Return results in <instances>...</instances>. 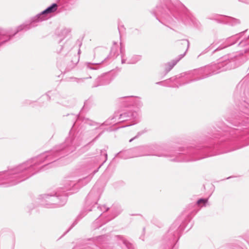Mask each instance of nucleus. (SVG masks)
Here are the masks:
<instances>
[{
    "instance_id": "obj_2",
    "label": "nucleus",
    "mask_w": 249,
    "mask_h": 249,
    "mask_svg": "<svg viewBox=\"0 0 249 249\" xmlns=\"http://www.w3.org/2000/svg\"><path fill=\"white\" fill-rule=\"evenodd\" d=\"M75 148V144L74 142V139L73 136L70 135L67 138L62 148L59 149H56L55 151H51L50 152H45L39 155L38 156L32 159V164H37V163H41L46 160H48L51 159V157L54 156L57 153L61 150H65L66 152L72 151Z\"/></svg>"
},
{
    "instance_id": "obj_27",
    "label": "nucleus",
    "mask_w": 249,
    "mask_h": 249,
    "mask_svg": "<svg viewBox=\"0 0 249 249\" xmlns=\"http://www.w3.org/2000/svg\"><path fill=\"white\" fill-rule=\"evenodd\" d=\"M172 4L175 7H178L179 8L184 7V5L180 1L178 0H176V1H175V3Z\"/></svg>"
},
{
    "instance_id": "obj_17",
    "label": "nucleus",
    "mask_w": 249,
    "mask_h": 249,
    "mask_svg": "<svg viewBox=\"0 0 249 249\" xmlns=\"http://www.w3.org/2000/svg\"><path fill=\"white\" fill-rule=\"evenodd\" d=\"M179 225L178 224H174L170 227L168 233L169 234H173V237L172 238L173 239L177 238L179 234Z\"/></svg>"
},
{
    "instance_id": "obj_7",
    "label": "nucleus",
    "mask_w": 249,
    "mask_h": 249,
    "mask_svg": "<svg viewBox=\"0 0 249 249\" xmlns=\"http://www.w3.org/2000/svg\"><path fill=\"white\" fill-rule=\"evenodd\" d=\"M209 68V71L211 75L217 74L220 72L226 71L230 69V63L228 61L219 62L216 64H213L210 66H207Z\"/></svg>"
},
{
    "instance_id": "obj_42",
    "label": "nucleus",
    "mask_w": 249,
    "mask_h": 249,
    "mask_svg": "<svg viewBox=\"0 0 249 249\" xmlns=\"http://www.w3.org/2000/svg\"><path fill=\"white\" fill-rule=\"evenodd\" d=\"M97 171H98V169L97 170H96V171H94V174H95L96 172H97Z\"/></svg>"
},
{
    "instance_id": "obj_37",
    "label": "nucleus",
    "mask_w": 249,
    "mask_h": 249,
    "mask_svg": "<svg viewBox=\"0 0 249 249\" xmlns=\"http://www.w3.org/2000/svg\"><path fill=\"white\" fill-rule=\"evenodd\" d=\"M136 138H137V136H135V137H134L133 138L130 139L129 140V142H131L134 139H135Z\"/></svg>"
},
{
    "instance_id": "obj_44",
    "label": "nucleus",
    "mask_w": 249,
    "mask_h": 249,
    "mask_svg": "<svg viewBox=\"0 0 249 249\" xmlns=\"http://www.w3.org/2000/svg\"><path fill=\"white\" fill-rule=\"evenodd\" d=\"M86 105V103H85V105H84V107H85Z\"/></svg>"
},
{
    "instance_id": "obj_24",
    "label": "nucleus",
    "mask_w": 249,
    "mask_h": 249,
    "mask_svg": "<svg viewBox=\"0 0 249 249\" xmlns=\"http://www.w3.org/2000/svg\"><path fill=\"white\" fill-rule=\"evenodd\" d=\"M207 202V198H200L197 200V204L201 207L205 206Z\"/></svg>"
},
{
    "instance_id": "obj_36",
    "label": "nucleus",
    "mask_w": 249,
    "mask_h": 249,
    "mask_svg": "<svg viewBox=\"0 0 249 249\" xmlns=\"http://www.w3.org/2000/svg\"><path fill=\"white\" fill-rule=\"evenodd\" d=\"M104 155H105V161H104V162H105L107 160V153H105Z\"/></svg>"
},
{
    "instance_id": "obj_23",
    "label": "nucleus",
    "mask_w": 249,
    "mask_h": 249,
    "mask_svg": "<svg viewBox=\"0 0 249 249\" xmlns=\"http://www.w3.org/2000/svg\"><path fill=\"white\" fill-rule=\"evenodd\" d=\"M162 17L165 19L169 23H174L175 22L174 19L170 16L168 13L167 14H163L162 15Z\"/></svg>"
},
{
    "instance_id": "obj_18",
    "label": "nucleus",
    "mask_w": 249,
    "mask_h": 249,
    "mask_svg": "<svg viewBox=\"0 0 249 249\" xmlns=\"http://www.w3.org/2000/svg\"><path fill=\"white\" fill-rule=\"evenodd\" d=\"M57 8L58 5L56 3H53L45 10L43 11L42 14H45L47 15L49 14L53 13L57 10Z\"/></svg>"
},
{
    "instance_id": "obj_38",
    "label": "nucleus",
    "mask_w": 249,
    "mask_h": 249,
    "mask_svg": "<svg viewBox=\"0 0 249 249\" xmlns=\"http://www.w3.org/2000/svg\"><path fill=\"white\" fill-rule=\"evenodd\" d=\"M62 47H61V49H60V50L57 51V52H58V53H61V50H62Z\"/></svg>"
},
{
    "instance_id": "obj_10",
    "label": "nucleus",
    "mask_w": 249,
    "mask_h": 249,
    "mask_svg": "<svg viewBox=\"0 0 249 249\" xmlns=\"http://www.w3.org/2000/svg\"><path fill=\"white\" fill-rule=\"evenodd\" d=\"M191 73L193 76H198L197 78L194 79L192 81L198 80L211 76L209 71V68H207V66L198 69L194 70L191 71Z\"/></svg>"
},
{
    "instance_id": "obj_4",
    "label": "nucleus",
    "mask_w": 249,
    "mask_h": 249,
    "mask_svg": "<svg viewBox=\"0 0 249 249\" xmlns=\"http://www.w3.org/2000/svg\"><path fill=\"white\" fill-rule=\"evenodd\" d=\"M31 24V21H28L18 26L12 35L11 34L9 30L0 28V45L9 40L13 36L18 32L29 29L30 28Z\"/></svg>"
},
{
    "instance_id": "obj_40",
    "label": "nucleus",
    "mask_w": 249,
    "mask_h": 249,
    "mask_svg": "<svg viewBox=\"0 0 249 249\" xmlns=\"http://www.w3.org/2000/svg\"><path fill=\"white\" fill-rule=\"evenodd\" d=\"M171 87H178V86L172 85V86H171Z\"/></svg>"
},
{
    "instance_id": "obj_14",
    "label": "nucleus",
    "mask_w": 249,
    "mask_h": 249,
    "mask_svg": "<svg viewBox=\"0 0 249 249\" xmlns=\"http://www.w3.org/2000/svg\"><path fill=\"white\" fill-rule=\"evenodd\" d=\"M200 158L191 157L190 158H187L186 156L184 154H179L178 153L177 155L176 156V158L172 159V160L175 161H194L199 160Z\"/></svg>"
},
{
    "instance_id": "obj_28",
    "label": "nucleus",
    "mask_w": 249,
    "mask_h": 249,
    "mask_svg": "<svg viewBox=\"0 0 249 249\" xmlns=\"http://www.w3.org/2000/svg\"><path fill=\"white\" fill-rule=\"evenodd\" d=\"M97 64H91L90 63H88L86 64V65H87V68H89V69H95V68H93V67H91L90 66V65H96Z\"/></svg>"
},
{
    "instance_id": "obj_13",
    "label": "nucleus",
    "mask_w": 249,
    "mask_h": 249,
    "mask_svg": "<svg viewBox=\"0 0 249 249\" xmlns=\"http://www.w3.org/2000/svg\"><path fill=\"white\" fill-rule=\"evenodd\" d=\"M185 55V53L181 54L179 56L178 58L173 60L172 61L169 62L165 64V74L167 73L172 69L177 64V63Z\"/></svg>"
},
{
    "instance_id": "obj_1",
    "label": "nucleus",
    "mask_w": 249,
    "mask_h": 249,
    "mask_svg": "<svg viewBox=\"0 0 249 249\" xmlns=\"http://www.w3.org/2000/svg\"><path fill=\"white\" fill-rule=\"evenodd\" d=\"M31 167L30 160L6 171L0 172V185L3 187L15 185L29 177L28 171Z\"/></svg>"
},
{
    "instance_id": "obj_8",
    "label": "nucleus",
    "mask_w": 249,
    "mask_h": 249,
    "mask_svg": "<svg viewBox=\"0 0 249 249\" xmlns=\"http://www.w3.org/2000/svg\"><path fill=\"white\" fill-rule=\"evenodd\" d=\"M121 101L126 105H132L138 108L142 107L143 106L141 98L138 97H124L121 99Z\"/></svg>"
},
{
    "instance_id": "obj_15",
    "label": "nucleus",
    "mask_w": 249,
    "mask_h": 249,
    "mask_svg": "<svg viewBox=\"0 0 249 249\" xmlns=\"http://www.w3.org/2000/svg\"><path fill=\"white\" fill-rule=\"evenodd\" d=\"M117 156L124 159L134 158L132 149L121 151L118 153Z\"/></svg>"
},
{
    "instance_id": "obj_19",
    "label": "nucleus",
    "mask_w": 249,
    "mask_h": 249,
    "mask_svg": "<svg viewBox=\"0 0 249 249\" xmlns=\"http://www.w3.org/2000/svg\"><path fill=\"white\" fill-rule=\"evenodd\" d=\"M47 18V15L45 14H42V12L32 18V23L42 21L46 20Z\"/></svg>"
},
{
    "instance_id": "obj_20",
    "label": "nucleus",
    "mask_w": 249,
    "mask_h": 249,
    "mask_svg": "<svg viewBox=\"0 0 249 249\" xmlns=\"http://www.w3.org/2000/svg\"><path fill=\"white\" fill-rule=\"evenodd\" d=\"M71 31V30L70 28H64L61 30L58 35L60 37L64 38L70 33Z\"/></svg>"
},
{
    "instance_id": "obj_43",
    "label": "nucleus",
    "mask_w": 249,
    "mask_h": 249,
    "mask_svg": "<svg viewBox=\"0 0 249 249\" xmlns=\"http://www.w3.org/2000/svg\"><path fill=\"white\" fill-rule=\"evenodd\" d=\"M102 165V164H101V165H100L99 166V167H98V169L100 167H101V165Z\"/></svg>"
},
{
    "instance_id": "obj_34",
    "label": "nucleus",
    "mask_w": 249,
    "mask_h": 249,
    "mask_svg": "<svg viewBox=\"0 0 249 249\" xmlns=\"http://www.w3.org/2000/svg\"><path fill=\"white\" fill-rule=\"evenodd\" d=\"M177 79V77H172L169 79L168 80L171 82H175Z\"/></svg>"
},
{
    "instance_id": "obj_9",
    "label": "nucleus",
    "mask_w": 249,
    "mask_h": 249,
    "mask_svg": "<svg viewBox=\"0 0 249 249\" xmlns=\"http://www.w3.org/2000/svg\"><path fill=\"white\" fill-rule=\"evenodd\" d=\"M122 63L133 64L137 63L142 59L140 55L131 54L130 53L122 54Z\"/></svg>"
},
{
    "instance_id": "obj_29",
    "label": "nucleus",
    "mask_w": 249,
    "mask_h": 249,
    "mask_svg": "<svg viewBox=\"0 0 249 249\" xmlns=\"http://www.w3.org/2000/svg\"><path fill=\"white\" fill-rule=\"evenodd\" d=\"M182 44L187 45V47H189V41L188 40H182Z\"/></svg>"
},
{
    "instance_id": "obj_26",
    "label": "nucleus",
    "mask_w": 249,
    "mask_h": 249,
    "mask_svg": "<svg viewBox=\"0 0 249 249\" xmlns=\"http://www.w3.org/2000/svg\"><path fill=\"white\" fill-rule=\"evenodd\" d=\"M86 123L90 125H95L96 128H97L99 126V125L98 124H97L95 122H93L92 121L89 120H87L86 121Z\"/></svg>"
},
{
    "instance_id": "obj_32",
    "label": "nucleus",
    "mask_w": 249,
    "mask_h": 249,
    "mask_svg": "<svg viewBox=\"0 0 249 249\" xmlns=\"http://www.w3.org/2000/svg\"><path fill=\"white\" fill-rule=\"evenodd\" d=\"M239 1L246 4H249V0H239Z\"/></svg>"
},
{
    "instance_id": "obj_21",
    "label": "nucleus",
    "mask_w": 249,
    "mask_h": 249,
    "mask_svg": "<svg viewBox=\"0 0 249 249\" xmlns=\"http://www.w3.org/2000/svg\"><path fill=\"white\" fill-rule=\"evenodd\" d=\"M119 52V47L116 43H114L112 46L110 50V55L112 56H115L118 54Z\"/></svg>"
},
{
    "instance_id": "obj_31",
    "label": "nucleus",
    "mask_w": 249,
    "mask_h": 249,
    "mask_svg": "<svg viewBox=\"0 0 249 249\" xmlns=\"http://www.w3.org/2000/svg\"><path fill=\"white\" fill-rule=\"evenodd\" d=\"M101 209L103 211H107L109 208H107L106 206H103L101 207Z\"/></svg>"
},
{
    "instance_id": "obj_25",
    "label": "nucleus",
    "mask_w": 249,
    "mask_h": 249,
    "mask_svg": "<svg viewBox=\"0 0 249 249\" xmlns=\"http://www.w3.org/2000/svg\"><path fill=\"white\" fill-rule=\"evenodd\" d=\"M238 36L239 35H237L235 36H231L230 38H229L228 39V41H230V43H229V44L228 45H231L235 44L237 40L239 37Z\"/></svg>"
},
{
    "instance_id": "obj_11",
    "label": "nucleus",
    "mask_w": 249,
    "mask_h": 249,
    "mask_svg": "<svg viewBox=\"0 0 249 249\" xmlns=\"http://www.w3.org/2000/svg\"><path fill=\"white\" fill-rule=\"evenodd\" d=\"M112 78L108 73H104L96 78L94 87H98L104 85L108 84Z\"/></svg>"
},
{
    "instance_id": "obj_12",
    "label": "nucleus",
    "mask_w": 249,
    "mask_h": 249,
    "mask_svg": "<svg viewBox=\"0 0 249 249\" xmlns=\"http://www.w3.org/2000/svg\"><path fill=\"white\" fill-rule=\"evenodd\" d=\"M219 18H221L222 19H224L223 22H225L227 24H230L231 25H235L238 23H239V20L237 19H235L231 17H226L222 16H218L214 15L212 17H209L208 18L211 19H214V20H219Z\"/></svg>"
},
{
    "instance_id": "obj_16",
    "label": "nucleus",
    "mask_w": 249,
    "mask_h": 249,
    "mask_svg": "<svg viewBox=\"0 0 249 249\" xmlns=\"http://www.w3.org/2000/svg\"><path fill=\"white\" fill-rule=\"evenodd\" d=\"M91 178V176H88L79 179L77 183H73L72 182V187L77 188L78 187L84 186L87 184L90 180Z\"/></svg>"
},
{
    "instance_id": "obj_30",
    "label": "nucleus",
    "mask_w": 249,
    "mask_h": 249,
    "mask_svg": "<svg viewBox=\"0 0 249 249\" xmlns=\"http://www.w3.org/2000/svg\"><path fill=\"white\" fill-rule=\"evenodd\" d=\"M93 193L94 190H92L88 196V199L90 198L92 196V195L93 194Z\"/></svg>"
},
{
    "instance_id": "obj_35",
    "label": "nucleus",
    "mask_w": 249,
    "mask_h": 249,
    "mask_svg": "<svg viewBox=\"0 0 249 249\" xmlns=\"http://www.w3.org/2000/svg\"><path fill=\"white\" fill-rule=\"evenodd\" d=\"M51 93V91H49L48 92V93L45 96V97H46L48 99L50 100V94Z\"/></svg>"
},
{
    "instance_id": "obj_6",
    "label": "nucleus",
    "mask_w": 249,
    "mask_h": 249,
    "mask_svg": "<svg viewBox=\"0 0 249 249\" xmlns=\"http://www.w3.org/2000/svg\"><path fill=\"white\" fill-rule=\"evenodd\" d=\"M152 146L144 145L133 148L134 157H138L141 156L154 155L158 157H166L168 155L165 153H153Z\"/></svg>"
},
{
    "instance_id": "obj_39",
    "label": "nucleus",
    "mask_w": 249,
    "mask_h": 249,
    "mask_svg": "<svg viewBox=\"0 0 249 249\" xmlns=\"http://www.w3.org/2000/svg\"><path fill=\"white\" fill-rule=\"evenodd\" d=\"M191 21H192V23H193L194 24H195V21H194V19H191Z\"/></svg>"
},
{
    "instance_id": "obj_41",
    "label": "nucleus",
    "mask_w": 249,
    "mask_h": 249,
    "mask_svg": "<svg viewBox=\"0 0 249 249\" xmlns=\"http://www.w3.org/2000/svg\"><path fill=\"white\" fill-rule=\"evenodd\" d=\"M162 83V82H157L156 83L157 84H160Z\"/></svg>"
},
{
    "instance_id": "obj_5",
    "label": "nucleus",
    "mask_w": 249,
    "mask_h": 249,
    "mask_svg": "<svg viewBox=\"0 0 249 249\" xmlns=\"http://www.w3.org/2000/svg\"><path fill=\"white\" fill-rule=\"evenodd\" d=\"M139 114L137 112H127L121 114L116 112L111 119V123L117 124L128 120H134L132 121L133 124H135L139 121Z\"/></svg>"
},
{
    "instance_id": "obj_22",
    "label": "nucleus",
    "mask_w": 249,
    "mask_h": 249,
    "mask_svg": "<svg viewBox=\"0 0 249 249\" xmlns=\"http://www.w3.org/2000/svg\"><path fill=\"white\" fill-rule=\"evenodd\" d=\"M79 60V56L78 55H74V57L72 58V60L71 61L69 65V66L67 68V70H69L70 69L74 67V66L77 64Z\"/></svg>"
},
{
    "instance_id": "obj_3",
    "label": "nucleus",
    "mask_w": 249,
    "mask_h": 249,
    "mask_svg": "<svg viewBox=\"0 0 249 249\" xmlns=\"http://www.w3.org/2000/svg\"><path fill=\"white\" fill-rule=\"evenodd\" d=\"M39 199L41 204L48 208L63 206L67 201L66 196H55L45 194L40 196Z\"/></svg>"
},
{
    "instance_id": "obj_33",
    "label": "nucleus",
    "mask_w": 249,
    "mask_h": 249,
    "mask_svg": "<svg viewBox=\"0 0 249 249\" xmlns=\"http://www.w3.org/2000/svg\"><path fill=\"white\" fill-rule=\"evenodd\" d=\"M85 79V78H80V79H77V78H74L75 81H76L77 82H80V81H83V79Z\"/></svg>"
}]
</instances>
